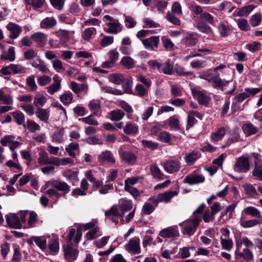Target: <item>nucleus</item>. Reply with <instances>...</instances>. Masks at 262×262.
<instances>
[{"label": "nucleus", "mask_w": 262, "mask_h": 262, "mask_svg": "<svg viewBox=\"0 0 262 262\" xmlns=\"http://www.w3.org/2000/svg\"><path fill=\"white\" fill-rule=\"evenodd\" d=\"M253 243L247 237H243L236 243L235 257L237 258H243L250 261L253 259V254L250 248L253 247Z\"/></svg>", "instance_id": "1"}, {"label": "nucleus", "mask_w": 262, "mask_h": 262, "mask_svg": "<svg viewBox=\"0 0 262 262\" xmlns=\"http://www.w3.org/2000/svg\"><path fill=\"white\" fill-rule=\"evenodd\" d=\"M201 220L202 217L200 215H196L191 216L190 219L180 223L179 226L183 227L182 233L189 236L192 235Z\"/></svg>", "instance_id": "2"}, {"label": "nucleus", "mask_w": 262, "mask_h": 262, "mask_svg": "<svg viewBox=\"0 0 262 262\" xmlns=\"http://www.w3.org/2000/svg\"><path fill=\"white\" fill-rule=\"evenodd\" d=\"M104 19L108 21L103 26L104 30L106 32L116 34L122 30L123 26L118 19H115L109 15H104Z\"/></svg>", "instance_id": "3"}, {"label": "nucleus", "mask_w": 262, "mask_h": 262, "mask_svg": "<svg viewBox=\"0 0 262 262\" xmlns=\"http://www.w3.org/2000/svg\"><path fill=\"white\" fill-rule=\"evenodd\" d=\"M199 78L202 79L207 80L209 82H213L215 88H222L226 85L228 83V81L223 80L219 77V75L214 76L212 73L209 72H205L199 75Z\"/></svg>", "instance_id": "4"}, {"label": "nucleus", "mask_w": 262, "mask_h": 262, "mask_svg": "<svg viewBox=\"0 0 262 262\" xmlns=\"http://www.w3.org/2000/svg\"><path fill=\"white\" fill-rule=\"evenodd\" d=\"M124 248L126 251L133 254L140 253L141 250L140 238L137 236L130 238L128 243L124 246Z\"/></svg>", "instance_id": "5"}, {"label": "nucleus", "mask_w": 262, "mask_h": 262, "mask_svg": "<svg viewBox=\"0 0 262 262\" xmlns=\"http://www.w3.org/2000/svg\"><path fill=\"white\" fill-rule=\"evenodd\" d=\"M249 157L248 156H242L237 159L234 166V170L239 172H246L249 170L250 162Z\"/></svg>", "instance_id": "6"}, {"label": "nucleus", "mask_w": 262, "mask_h": 262, "mask_svg": "<svg viewBox=\"0 0 262 262\" xmlns=\"http://www.w3.org/2000/svg\"><path fill=\"white\" fill-rule=\"evenodd\" d=\"M47 185L55 188L57 191L62 192V195L68 194L71 190V187L66 182L57 180H51L49 181Z\"/></svg>", "instance_id": "7"}, {"label": "nucleus", "mask_w": 262, "mask_h": 262, "mask_svg": "<svg viewBox=\"0 0 262 262\" xmlns=\"http://www.w3.org/2000/svg\"><path fill=\"white\" fill-rule=\"evenodd\" d=\"M159 235L163 238H175L179 236V231L177 226H172L162 229Z\"/></svg>", "instance_id": "8"}, {"label": "nucleus", "mask_w": 262, "mask_h": 262, "mask_svg": "<svg viewBox=\"0 0 262 262\" xmlns=\"http://www.w3.org/2000/svg\"><path fill=\"white\" fill-rule=\"evenodd\" d=\"M242 215H250L255 220L262 221V214L260 210L253 206H248L245 208L241 213Z\"/></svg>", "instance_id": "9"}, {"label": "nucleus", "mask_w": 262, "mask_h": 262, "mask_svg": "<svg viewBox=\"0 0 262 262\" xmlns=\"http://www.w3.org/2000/svg\"><path fill=\"white\" fill-rule=\"evenodd\" d=\"M98 161L102 163H107L114 164L116 162L115 158L113 153L108 150H106L102 151L98 157Z\"/></svg>", "instance_id": "10"}, {"label": "nucleus", "mask_w": 262, "mask_h": 262, "mask_svg": "<svg viewBox=\"0 0 262 262\" xmlns=\"http://www.w3.org/2000/svg\"><path fill=\"white\" fill-rule=\"evenodd\" d=\"M7 225L11 228L20 229L22 227L19 217L15 214L9 213L5 216Z\"/></svg>", "instance_id": "11"}, {"label": "nucleus", "mask_w": 262, "mask_h": 262, "mask_svg": "<svg viewBox=\"0 0 262 262\" xmlns=\"http://www.w3.org/2000/svg\"><path fill=\"white\" fill-rule=\"evenodd\" d=\"M7 29L10 32L9 37L16 39L22 32V28L18 25L12 22L9 23L6 26Z\"/></svg>", "instance_id": "12"}, {"label": "nucleus", "mask_w": 262, "mask_h": 262, "mask_svg": "<svg viewBox=\"0 0 262 262\" xmlns=\"http://www.w3.org/2000/svg\"><path fill=\"white\" fill-rule=\"evenodd\" d=\"M205 181V178L201 174L195 173H191L187 175L184 179V182L190 185L203 183Z\"/></svg>", "instance_id": "13"}, {"label": "nucleus", "mask_w": 262, "mask_h": 262, "mask_svg": "<svg viewBox=\"0 0 262 262\" xmlns=\"http://www.w3.org/2000/svg\"><path fill=\"white\" fill-rule=\"evenodd\" d=\"M82 236V232L80 229H78L77 231L72 228L70 230L69 233L66 238L67 244H72L73 240L75 244H78Z\"/></svg>", "instance_id": "14"}, {"label": "nucleus", "mask_w": 262, "mask_h": 262, "mask_svg": "<svg viewBox=\"0 0 262 262\" xmlns=\"http://www.w3.org/2000/svg\"><path fill=\"white\" fill-rule=\"evenodd\" d=\"M159 41V37L158 36H153L142 40V42L145 48L150 50H154L155 48H157Z\"/></svg>", "instance_id": "15"}, {"label": "nucleus", "mask_w": 262, "mask_h": 262, "mask_svg": "<svg viewBox=\"0 0 262 262\" xmlns=\"http://www.w3.org/2000/svg\"><path fill=\"white\" fill-rule=\"evenodd\" d=\"M105 215L110 217L111 220L117 225L118 224L119 221L115 219L114 217H122L123 212L120 211L117 206L113 205L110 209L105 212Z\"/></svg>", "instance_id": "16"}, {"label": "nucleus", "mask_w": 262, "mask_h": 262, "mask_svg": "<svg viewBox=\"0 0 262 262\" xmlns=\"http://www.w3.org/2000/svg\"><path fill=\"white\" fill-rule=\"evenodd\" d=\"M64 256L69 261L75 260L77 256V251L76 249H74L71 244H67L63 246Z\"/></svg>", "instance_id": "17"}, {"label": "nucleus", "mask_w": 262, "mask_h": 262, "mask_svg": "<svg viewBox=\"0 0 262 262\" xmlns=\"http://www.w3.org/2000/svg\"><path fill=\"white\" fill-rule=\"evenodd\" d=\"M164 168L165 170L167 172L173 173L179 170L180 164L178 161L170 160L165 162Z\"/></svg>", "instance_id": "18"}, {"label": "nucleus", "mask_w": 262, "mask_h": 262, "mask_svg": "<svg viewBox=\"0 0 262 262\" xmlns=\"http://www.w3.org/2000/svg\"><path fill=\"white\" fill-rule=\"evenodd\" d=\"M239 223L240 225L244 228H250L262 224V221L254 219L246 220L245 216L241 215L239 220Z\"/></svg>", "instance_id": "19"}, {"label": "nucleus", "mask_w": 262, "mask_h": 262, "mask_svg": "<svg viewBox=\"0 0 262 262\" xmlns=\"http://www.w3.org/2000/svg\"><path fill=\"white\" fill-rule=\"evenodd\" d=\"M179 193V189L175 190H169L159 194L158 199L160 202L168 203L173 197L177 196Z\"/></svg>", "instance_id": "20"}, {"label": "nucleus", "mask_w": 262, "mask_h": 262, "mask_svg": "<svg viewBox=\"0 0 262 262\" xmlns=\"http://www.w3.org/2000/svg\"><path fill=\"white\" fill-rule=\"evenodd\" d=\"M55 157H49L47 152L41 150L39 153L38 162L41 165H54Z\"/></svg>", "instance_id": "21"}, {"label": "nucleus", "mask_w": 262, "mask_h": 262, "mask_svg": "<svg viewBox=\"0 0 262 262\" xmlns=\"http://www.w3.org/2000/svg\"><path fill=\"white\" fill-rule=\"evenodd\" d=\"M192 93L194 97L201 104H207L210 100V97L206 94L205 91L192 90Z\"/></svg>", "instance_id": "22"}, {"label": "nucleus", "mask_w": 262, "mask_h": 262, "mask_svg": "<svg viewBox=\"0 0 262 262\" xmlns=\"http://www.w3.org/2000/svg\"><path fill=\"white\" fill-rule=\"evenodd\" d=\"M34 242L42 250L47 247L46 239L43 236H31L28 239V243L30 245H33Z\"/></svg>", "instance_id": "23"}, {"label": "nucleus", "mask_w": 262, "mask_h": 262, "mask_svg": "<svg viewBox=\"0 0 262 262\" xmlns=\"http://www.w3.org/2000/svg\"><path fill=\"white\" fill-rule=\"evenodd\" d=\"M31 64L32 67L38 69L41 73H46L49 71L47 64L39 57H37L36 59L32 61Z\"/></svg>", "instance_id": "24"}, {"label": "nucleus", "mask_w": 262, "mask_h": 262, "mask_svg": "<svg viewBox=\"0 0 262 262\" xmlns=\"http://www.w3.org/2000/svg\"><path fill=\"white\" fill-rule=\"evenodd\" d=\"M0 59L2 60H9V61H13L15 59V48L11 47L9 48L8 51H3L1 55Z\"/></svg>", "instance_id": "25"}, {"label": "nucleus", "mask_w": 262, "mask_h": 262, "mask_svg": "<svg viewBox=\"0 0 262 262\" xmlns=\"http://www.w3.org/2000/svg\"><path fill=\"white\" fill-rule=\"evenodd\" d=\"M50 112L48 109L43 108L42 107L37 108L35 114L36 117L41 121L47 123L50 117Z\"/></svg>", "instance_id": "26"}, {"label": "nucleus", "mask_w": 262, "mask_h": 262, "mask_svg": "<svg viewBox=\"0 0 262 262\" xmlns=\"http://www.w3.org/2000/svg\"><path fill=\"white\" fill-rule=\"evenodd\" d=\"M123 130L126 135H136L139 132V128L137 124L128 122L124 126Z\"/></svg>", "instance_id": "27"}, {"label": "nucleus", "mask_w": 262, "mask_h": 262, "mask_svg": "<svg viewBox=\"0 0 262 262\" xmlns=\"http://www.w3.org/2000/svg\"><path fill=\"white\" fill-rule=\"evenodd\" d=\"M120 157L121 161L129 164H132L136 161V156L131 152H120Z\"/></svg>", "instance_id": "28"}, {"label": "nucleus", "mask_w": 262, "mask_h": 262, "mask_svg": "<svg viewBox=\"0 0 262 262\" xmlns=\"http://www.w3.org/2000/svg\"><path fill=\"white\" fill-rule=\"evenodd\" d=\"M226 129L224 127H220L216 130L213 132L210 136L211 140L213 142L221 140L226 134Z\"/></svg>", "instance_id": "29"}, {"label": "nucleus", "mask_w": 262, "mask_h": 262, "mask_svg": "<svg viewBox=\"0 0 262 262\" xmlns=\"http://www.w3.org/2000/svg\"><path fill=\"white\" fill-rule=\"evenodd\" d=\"M56 20L54 17H47L41 20L40 26L42 29H48L56 26Z\"/></svg>", "instance_id": "30"}, {"label": "nucleus", "mask_w": 262, "mask_h": 262, "mask_svg": "<svg viewBox=\"0 0 262 262\" xmlns=\"http://www.w3.org/2000/svg\"><path fill=\"white\" fill-rule=\"evenodd\" d=\"M110 119L113 121H119L122 120L125 116L124 112L120 109H116L109 113Z\"/></svg>", "instance_id": "31"}, {"label": "nucleus", "mask_w": 262, "mask_h": 262, "mask_svg": "<svg viewBox=\"0 0 262 262\" xmlns=\"http://www.w3.org/2000/svg\"><path fill=\"white\" fill-rule=\"evenodd\" d=\"M173 63L170 61V60H168L166 62L162 64V66L160 72H162L165 74L168 75H172L173 73Z\"/></svg>", "instance_id": "32"}, {"label": "nucleus", "mask_w": 262, "mask_h": 262, "mask_svg": "<svg viewBox=\"0 0 262 262\" xmlns=\"http://www.w3.org/2000/svg\"><path fill=\"white\" fill-rule=\"evenodd\" d=\"M200 157L201 154L199 151H192L186 154L185 160L188 164L192 165Z\"/></svg>", "instance_id": "33"}, {"label": "nucleus", "mask_w": 262, "mask_h": 262, "mask_svg": "<svg viewBox=\"0 0 262 262\" xmlns=\"http://www.w3.org/2000/svg\"><path fill=\"white\" fill-rule=\"evenodd\" d=\"M64 134V128H61L55 132L52 136V140L54 142L61 143L63 142V136Z\"/></svg>", "instance_id": "34"}, {"label": "nucleus", "mask_w": 262, "mask_h": 262, "mask_svg": "<svg viewBox=\"0 0 262 262\" xmlns=\"http://www.w3.org/2000/svg\"><path fill=\"white\" fill-rule=\"evenodd\" d=\"M89 107L94 116H97L100 111L101 106L99 101L96 100H91L89 103Z\"/></svg>", "instance_id": "35"}, {"label": "nucleus", "mask_w": 262, "mask_h": 262, "mask_svg": "<svg viewBox=\"0 0 262 262\" xmlns=\"http://www.w3.org/2000/svg\"><path fill=\"white\" fill-rule=\"evenodd\" d=\"M47 101V98L41 94H37L34 98V105L39 108L42 107Z\"/></svg>", "instance_id": "36"}, {"label": "nucleus", "mask_w": 262, "mask_h": 262, "mask_svg": "<svg viewBox=\"0 0 262 262\" xmlns=\"http://www.w3.org/2000/svg\"><path fill=\"white\" fill-rule=\"evenodd\" d=\"M31 38L34 42L41 44L47 40V35L42 32H38L33 34L31 36Z\"/></svg>", "instance_id": "37"}, {"label": "nucleus", "mask_w": 262, "mask_h": 262, "mask_svg": "<svg viewBox=\"0 0 262 262\" xmlns=\"http://www.w3.org/2000/svg\"><path fill=\"white\" fill-rule=\"evenodd\" d=\"M6 89H0V101L6 104H10L12 103L13 99L10 95L6 94Z\"/></svg>", "instance_id": "38"}, {"label": "nucleus", "mask_w": 262, "mask_h": 262, "mask_svg": "<svg viewBox=\"0 0 262 262\" xmlns=\"http://www.w3.org/2000/svg\"><path fill=\"white\" fill-rule=\"evenodd\" d=\"M119 205L121 212H123V214L124 212L131 210L133 207L132 202L124 199H122L119 201Z\"/></svg>", "instance_id": "39"}, {"label": "nucleus", "mask_w": 262, "mask_h": 262, "mask_svg": "<svg viewBox=\"0 0 262 262\" xmlns=\"http://www.w3.org/2000/svg\"><path fill=\"white\" fill-rule=\"evenodd\" d=\"M200 18L212 26H215L218 21L217 18L207 12H204L203 13H202Z\"/></svg>", "instance_id": "40"}, {"label": "nucleus", "mask_w": 262, "mask_h": 262, "mask_svg": "<svg viewBox=\"0 0 262 262\" xmlns=\"http://www.w3.org/2000/svg\"><path fill=\"white\" fill-rule=\"evenodd\" d=\"M157 139L162 142L172 144L171 135L166 132H160L158 135Z\"/></svg>", "instance_id": "41"}, {"label": "nucleus", "mask_w": 262, "mask_h": 262, "mask_svg": "<svg viewBox=\"0 0 262 262\" xmlns=\"http://www.w3.org/2000/svg\"><path fill=\"white\" fill-rule=\"evenodd\" d=\"M255 8L254 5H249L242 8L237 12V15L238 16H247L251 12H252Z\"/></svg>", "instance_id": "42"}, {"label": "nucleus", "mask_w": 262, "mask_h": 262, "mask_svg": "<svg viewBox=\"0 0 262 262\" xmlns=\"http://www.w3.org/2000/svg\"><path fill=\"white\" fill-rule=\"evenodd\" d=\"M243 130L247 135L256 134L258 131V129L250 123L243 125Z\"/></svg>", "instance_id": "43"}, {"label": "nucleus", "mask_w": 262, "mask_h": 262, "mask_svg": "<svg viewBox=\"0 0 262 262\" xmlns=\"http://www.w3.org/2000/svg\"><path fill=\"white\" fill-rule=\"evenodd\" d=\"M150 171L151 174L155 179L157 180L158 181L164 179V174L162 173L160 169L157 166L155 165L151 166L150 167Z\"/></svg>", "instance_id": "44"}, {"label": "nucleus", "mask_w": 262, "mask_h": 262, "mask_svg": "<svg viewBox=\"0 0 262 262\" xmlns=\"http://www.w3.org/2000/svg\"><path fill=\"white\" fill-rule=\"evenodd\" d=\"M24 126L27 127L32 133H35L36 130L40 129V126L35 121L30 119L27 121L26 125L24 124Z\"/></svg>", "instance_id": "45"}, {"label": "nucleus", "mask_w": 262, "mask_h": 262, "mask_svg": "<svg viewBox=\"0 0 262 262\" xmlns=\"http://www.w3.org/2000/svg\"><path fill=\"white\" fill-rule=\"evenodd\" d=\"M121 64L127 69H131L135 66V61L132 58L129 56L123 57L121 61Z\"/></svg>", "instance_id": "46"}, {"label": "nucleus", "mask_w": 262, "mask_h": 262, "mask_svg": "<svg viewBox=\"0 0 262 262\" xmlns=\"http://www.w3.org/2000/svg\"><path fill=\"white\" fill-rule=\"evenodd\" d=\"M59 99L63 104L69 105L72 102L73 97L72 93L68 92L62 94Z\"/></svg>", "instance_id": "47"}, {"label": "nucleus", "mask_w": 262, "mask_h": 262, "mask_svg": "<svg viewBox=\"0 0 262 262\" xmlns=\"http://www.w3.org/2000/svg\"><path fill=\"white\" fill-rule=\"evenodd\" d=\"M12 116L15 119L16 123L19 125L25 124V116L20 111H15L12 113Z\"/></svg>", "instance_id": "48"}, {"label": "nucleus", "mask_w": 262, "mask_h": 262, "mask_svg": "<svg viewBox=\"0 0 262 262\" xmlns=\"http://www.w3.org/2000/svg\"><path fill=\"white\" fill-rule=\"evenodd\" d=\"M145 86H143L141 84H138L135 87V91L136 95L138 96L143 97L148 95V90Z\"/></svg>", "instance_id": "49"}, {"label": "nucleus", "mask_w": 262, "mask_h": 262, "mask_svg": "<svg viewBox=\"0 0 262 262\" xmlns=\"http://www.w3.org/2000/svg\"><path fill=\"white\" fill-rule=\"evenodd\" d=\"M68 164H73L74 161L69 158H58L55 157L54 160V165L56 166H60V165H66Z\"/></svg>", "instance_id": "50"}, {"label": "nucleus", "mask_w": 262, "mask_h": 262, "mask_svg": "<svg viewBox=\"0 0 262 262\" xmlns=\"http://www.w3.org/2000/svg\"><path fill=\"white\" fill-rule=\"evenodd\" d=\"M250 21L252 26L254 27L258 26L262 22V14L260 13H255L252 15Z\"/></svg>", "instance_id": "51"}, {"label": "nucleus", "mask_w": 262, "mask_h": 262, "mask_svg": "<svg viewBox=\"0 0 262 262\" xmlns=\"http://www.w3.org/2000/svg\"><path fill=\"white\" fill-rule=\"evenodd\" d=\"M101 90L105 93L115 95H121L123 94V92L121 90H118L107 85L101 86Z\"/></svg>", "instance_id": "52"}, {"label": "nucleus", "mask_w": 262, "mask_h": 262, "mask_svg": "<svg viewBox=\"0 0 262 262\" xmlns=\"http://www.w3.org/2000/svg\"><path fill=\"white\" fill-rule=\"evenodd\" d=\"M123 76L122 74H112L108 76V79L111 82L119 84L123 82Z\"/></svg>", "instance_id": "53"}, {"label": "nucleus", "mask_w": 262, "mask_h": 262, "mask_svg": "<svg viewBox=\"0 0 262 262\" xmlns=\"http://www.w3.org/2000/svg\"><path fill=\"white\" fill-rule=\"evenodd\" d=\"M221 244L223 249L227 251H230L233 246V243L231 238L220 239Z\"/></svg>", "instance_id": "54"}, {"label": "nucleus", "mask_w": 262, "mask_h": 262, "mask_svg": "<svg viewBox=\"0 0 262 262\" xmlns=\"http://www.w3.org/2000/svg\"><path fill=\"white\" fill-rule=\"evenodd\" d=\"M261 43L258 41H253L246 45V48L251 52H255L261 49Z\"/></svg>", "instance_id": "55"}, {"label": "nucleus", "mask_w": 262, "mask_h": 262, "mask_svg": "<svg viewBox=\"0 0 262 262\" xmlns=\"http://www.w3.org/2000/svg\"><path fill=\"white\" fill-rule=\"evenodd\" d=\"M142 145L145 148L151 150H155L158 148L159 144L150 140H142L141 141Z\"/></svg>", "instance_id": "56"}, {"label": "nucleus", "mask_w": 262, "mask_h": 262, "mask_svg": "<svg viewBox=\"0 0 262 262\" xmlns=\"http://www.w3.org/2000/svg\"><path fill=\"white\" fill-rule=\"evenodd\" d=\"M238 28L242 31H246L249 30V25L247 19L239 18L235 20Z\"/></svg>", "instance_id": "57"}, {"label": "nucleus", "mask_w": 262, "mask_h": 262, "mask_svg": "<svg viewBox=\"0 0 262 262\" xmlns=\"http://www.w3.org/2000/svg\"><path fill=\"white\" fill-rule=\"evenodd\" d=\"M165 18L170 23L174 25L179 26L181 24L180 20L170 11H168L166 14Z\"/></svg>", "instance_id": "58"}, {"label": "nucleus", "mask_w": 262, "mask_h": 262, "mask_svg": "<svg viewBox=\"0 0 262 262\" xmlns=\"http://www.w3.org/2000/svg\"><path fill=\"white\" fill-rule=\"evenodd\" d=\"M94 116L92 114L84 118H81L79 119V121L84 122L85 124L97 126L99 125L98 122L92 117Z\"/></svg>", "instance_id": "59"}, {"label": "nucleus", "mask_w": 262, "mask_h": 262, "mask_svg": "<svg viewBox=\"0 0 262 262\" xmlns=\"http://www.w3.org/2000/svg\"><path fill=\"white\" fill-rule=\"evenodd\" d=\"M174 71L178 75L181 76H190L192 74V72L185 71L184 67L178 64L176 65Z\"/></svg>", "instance_id": "60"}, {"label": "nucleus", "mask_w": 262, "mask_h": 262, "mask_svg": "<svg viewBox=\"0 0 262 262\" xmlns=\"http://www.w3.org/2000/svg\"><path fill=\"white\" fill-rule=\"evenodd\" d=\"M24 56L26 60H31L38 57L37 53L32 49H28L24 52Z\"/></svg>", "instance_id": "61"}, {"label": "nucleus", "mask_w": 262, "mask_h": 262, "mask_svg": "<svg viewBox=\"0 0 262 262\" xmlns=\"http://www.w3.org/2000/svg\"><path fill=\"white\" fill-rule=\"evenodd\" d=\"M12 73L14 74H20L25 72L26 69L20 64H10Z\"/></svg>", "instance_id": "62"}, {"label": "nucleus", "mask_w": 262, "mask_h": 262, "mask_svg": "<svg viewBox=\"0 0 262 262\" xmlns=\"http://www.w3.org/2000/svg\"><path fill=\"white\" fill-rule=\"evenodd\" d=\"M122 88L124 90V93L127 94H131L132 93V84L133 81L132 79H126L123 80Z\"/></svg>", "instance_id": "63"}, {"label": "nucleus", "mask_w": 262, "mask_h": 262, "mask_svg": "<svg viewBox=\"0 0 262 262\" xmlns=\"http://www.w3.org/2000/svg\"><path fill=\"white\" fill-rule=\"evenodd\" d=\"M124 16L125 17L124 23L126 28L130 29L136 26L137 22L133 17L125 14H124Z\"/></svg>", "instance_id": "64"}]
</instances>
